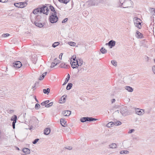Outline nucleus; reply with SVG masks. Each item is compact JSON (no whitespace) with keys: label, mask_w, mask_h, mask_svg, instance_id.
I'll return each instance as SVG.
<instances>
[{"label":"nucleus","mask_w":155,"mask_h":155,"mask_svg":"<svg viewBox=\"0 0 155 155\" xmlns=\"http://www.w3.org/2000/svg\"><path fill=\"white\" fill-rule=\"evenodd\" d=\"M49 9L46 6H44L40 8H38L33 10V13L35 14H37L39 12L41 13H42L44 14L47 15L48 13Z\"/></svg>","instance_id":"obj_1"},{"label":"nucleus","mask_w":155,"mask_h":155,"mask_svg":"<svg viewBox=\"0 0 155 155\" xmlns=\"http://www.w3.org/2000/svg\"><path fill=\"white\" fill-rule=\"evenodd\" d=\"M123 8H127L131 6L132 2L130 0H119Z\"/></svg>","instance_id":"obj_2"},{"label":"nucleus","mask_w":155,"mask_h":155,"mask_svg":"<svg viewBox=\"0 0 155 155\" xmlns=\"http://www.w3.org/2000/svg\"><path fill=\"white\" fill-rule=\"evenodd\" d=\"M58 19V17L57 16V12L52 13L50 17V21L51 23H56Z\"/></svg>","instance_id":"obj_3"},{"label":"nucleus","mask_w":155,"mask_h":155,"mask_svg":"<svg viewBox=\"0 0 155 155\" xmlns=\"http://www.w3.org/2000/svg\"><path fill=\"white\" fill-rule=\"evenodd\" d=\"M133 21L135 26L138 28L140 29L141 28L140 19L138 18L135 17L134 18Z\"/></svg>","instance_id":"obj_4"},{"label":"nucleus","mask_w":155,"mask_h":155,"mask_svg":"<svg viewBox=\"0 0 155 155\" xmlns=\"http://www.w3.org/2000/svg\"><path fill=\"white\" fill-rule=\"evenodd\" d=\"M97 120V119H95L92 117H84L81 118V119L80 121L82 122H84L87 121H96Z\"/></svg>","instance_id":"obj_5"},{"label":"nucleus","mask_w":155,"mask_h":155,"mask_svg":"<svg viewBox=\"0 0 155 155\" xmlns=\"http://www.w3.org/2000/svg\"><path fill=\"white\" fill-rule=\"evenodd\" d=\"M27 4L26 2H21L18 3H15L14 5L16 7L19 8H23L26 6Z\"/></svg>","instance_id":"obj_6"},{"label":"nucleus","mask_w":155,"mask_h":155,"mask_svg":"<svg viewBox=\"0 0 155 155\" xmlns=\"http://www.w3.org/2000/svg\"><path fill=\"white\" fill-rule=\"evenodd\" d=\"M17 120V117L16 115H14V116L12 117L11 120L13 121L12 122V125L14 129L15 128V124Z\"/></svg>","instance_id":"obj_7"},{"label":"nucleus","mask_w":155,"mask_h":155,"mask_svg":"<svg viewBox=\"0 0 155 155\" xmlns=\"http://www.w3.org/2000/svg\"><path fill=\"white\" fill-rule=\"evenodd\" d=\"M136 113L140 116L143 115L145 113L144 110L139 108H137L135 110Z\"/></svg>","instance_id":"obj_8"},{"label":"nucleus","mask_w":155,"mask_h":155,"mask_svg":"<svg viewBox=\"0 0 155 155\" xmlns=\"http://www.w3.org/2000/svg\"><path fill=\"white\" fill-rule=\"evenodd\" d=\"M13 66L15 68H19L22 66V64L20 61H16L13 64Z\"/></svg>","instance_id":"obj_9"},{"label":"nucleus","mask_w":155,"mask_h":155,"mask_svg":"<svg viewBox=\"0 0 155 155\" xmlns=\"http://www.w3.org/2000/svg\"><path fill=\"white\" fill-rule=\"evenodd\" d=\"M60 61L58 59H57L56 58H55L54 60V61L51 64V68H52L56 65L60 63Z\"/></svg>","instance_id":"obj_10"},{"label":"nucleus","mask_w":155,"mask_h":155,"mask_svg":"<svg viewBox=\"0 0 155 155\" xmlns=\"http://www.w3.org/2000/svg\"><path fill=\"white\" fill-rule=\"evenodd\" d=\"M127 112L126 107H123L120 109V112L123 116H125Z\"/></svg>","instance_id":"obj_11"},{"label":"nucleus","mask_w":155,"mask_h":155,"mask_svg":"<svg viewBox=\"0 0 155 155\" xmlns=\"http://www.w3.org/2000/svg\"><path fill=\"white\" fill-rule=\"evenodd\" d=\"M76 62H78V61L77 59L75 61H73V62L72 61H71V66L73 68H78V67L77 66V64Z\"/></svg>","instance_id":"obj_12"},{"label":"nucleus","mask_w":155,"mask_h":155,"mask_svg":"<svg viewBox=\"0 0 155 155\" xmlns=\"http://www.w3.org/2000/svg\"><path fill=\"white\" fill-rule=\"evenodd\" d=\"M60 122L61 125L63 127H65L67 125L66 121L64 118H61L60 119Z\"/></svg>","instance_id":"obj_13"},{"label":"nucleus","mask_w":155,"mask_h":155,"mask_svg":"<svg viewBox=\"0 0 155 155\" xmlns=\"http://www.w3.org/2000/svg\"><path fill=\"white\" fill-rule=\"evenodd\" d=\"M77 60L78 61V62L76 63L77 64V66H81L83 63V60L80 58L79 59L78 58Z\"/></svg>","instance_id":"obj_14"},{"label":"nucleus","mask_w":155,"mask_h":155,"mask_svg":"<svg viewBox=\"0 0 155 155\" xmlns=\"http://www.w3.org/2000/svg\"><path fill=\"white\" fill-rule=\"evenodd\" d=\"M89 6H94L96 5V2L95 0H91L88 2Z\"/></svg>","instance_id":"obj_15"},{"label":"nucleus","mask_w":155,"mask_h":155,"mask_svg":"<svg viewBox=\"0 0 155 155\" xmlns=\"http://www.w3.org/2000/svg\"><path fill=\"white\" fill-rule=\"evenodd\" d=\"M71 112L70 110H65L63 112V114L64 116H68L71 114Z\"/></svg>","instance_id":"obj_16"},{"label":"nucleus","mask_w":155,"mask_h":155,"mask_svg":"<svg viewBox=\"0 0 155 155\" xmlns=\"http://www.w3.org/2000/svg\"><path fill=\"white\" fill-rule=\"evenodd\" d=\"M109 46L110 48L114 46L115 45V41L113 40H110L109 42Z\"/></svg>","instance_id":"obj_17"},{"label":"nucleus","mask_w":155,"mask_h":155,"mask_svg":"<svg viewBox=\"0 0 155 155\" xmlns=\"http://www.w3.org/2000/svg\"><path fill=\"white\" fill-rule=\"evenodd\" d=\"M22 151L25 153V154H29L30 152V150L27 148H24L22 150Z\"/></svg>","instance_id":"obj_18"},{"label":"nucleus","mask_w":155,"mask_h":155,"mask_svg":"<svg viewBox=\"0 0 155 155\" xmlns=\"http://www.w3.org/2000/svg\"><path fill=\"white\" fill-rule=\"evenodd\" d=\"M109 147L110 148H115L117 147V144L114 143H113L112 144L109 145Z\"/></svg>","instance_id":"obj_19"},{"label":"nucleus","mask_w":155,"mask_h":155,"mask_svg":"<svg viewBox=\"0 0 155 155\" xmlns=\"http://www.w3.org/2000/svg\"><path fill=\"white\" fill-rule=\"evenodd\" d=\"M50 132V129L46 128L44 130V133L45 135L49 134Z\"/></svg>","instance_id":"obj_20"},{"label":"nucleus","mask_w":155,"mask_h":155,"mask_svg":"<svg viewBox=\"0 0 155 155\" xmlns=\"http://www.w3.org/2000/svg\"><path fill=\"white\" fill-rule=\"evenodd\" d=\"M125 89L129 92H132L133 91V88L130 86L125 87Z\"/></svg>","instance_id":"obj_21"},{"label":"nucleus","mask_w":155,"mask_h":155,"mask_svg":"<svg viewBox=\"0 0 155 155\" xmlns=\"http://www.w3.org/2000/svg\"><path fill=\"white\" fill-rule=\"evenodd\" d=\"M35 24L36 26H38L40 28L42 27L43 26V24L41 23L37 22H35Z\"/></svg>","instance_id":"obj_22"},{"label":"nucleus","mask_w":155,"mask_h":155,"mask_svg":"<svg viewBox=\"0 0 155 155\" xmlns=\"http://www.w3.org/2000/svg\"><path fill=\"white\" fill-rule=\"evenodd\" d=\"M61 68H68V65L65 63H62L60 65Z\"/></svg>","instance_id":"obj_23"},{"label":"nucleus","mask_w":155,"mask_h":155,"mask_svg":"<svg viewBox=\"0 0 155 155\" xmlns=\"http://www.w3.org/2000/svg\"><path fill=\"white\" fill-rule=\"evenodd\" d=\"M137 35H136L137 37L138 38H141L142 37V34L140 32L137 31Z\"/></svg>","instance_id":"obj_24"},{"label":"nucleus","mask_w":155,"mask_h":155,"mask_svg":"<svg viewBox=\"0 0 155 155\" xmlns=\"http://www.w3.org/2000/svg\"><path fill=\"white\" fill-rule=\"evenodd\" d=\"M32 120L33 121V122L36 124H37L38 123L39 121L38 119L35 117H33L32 118Z\"/></svg>","instance_id":"obj_25"},{"label":"nucleus","mask_w":155,"mask_h":155,"mask_svg":"<svg viewBox=\"0 0 155 155\" xmlns=\"http://www.w3.org/2000/svg\"><path fill=\"white\" fill-rule=\"evenodd\" d=\"M100 51L101 53L103 54H106L107 52V51L104 48L102 47L100 49Z\"/></svg>","instance_id":"obj_26"},{"label":"nucleus","mask_w":155,"mask_h":155,"mask_svg":"<svg viewBox=\"0 0 155 155\" xmlns=\"http://www.w3.org/2000/svg\"><path fill=\"white\" fill-rule=\"evenodd\" d=\"M84 68H81V66H79L78 68V72L79 73H81L84 71Z\"/></svg>","instance_id":"obj_27"},{"label":"nucleus","mask_w":155,"mask_h":155,"mask_svg":"<svg viewBox=\"0 0 155 155\" xmlns=\"http://www.w3.org/2000/svg\"><path fill=\"white\" fill-rule=\"evenodd\" d=\"M114 123L113 122H110L108 123L106 125V126L108 127H112L113 125L114 124Z\"/></svg>","instance_id":"obj_28"},{"label":"nucleus","mask_w":155,"mask_h":155,"mask_svg":"<svg viewBox=\"0 0 155 155\" xmlns=\"http://www.w3.org/2000/svg\"><path fill=\"white\" fill-rule=\"evenodd\" d=\"M70 0H58L60 2L63 3L65 4H67L69 2Z\"/></svg>","instance_id":"obj_29"},{"label":"nucleus","mask_w":155,"mask_h":155,"mask_svg":"<svg viewBox=\"0 0 155 155\" xmlns=\"http://www.w3.org/2000/svg\"><path fill=\"white\" fill-rule=\"evenodd\" d=\"M50 89L49 88H48L47 89H44L43 90V92L45 94H48L50 92Z\"/></svg>","instance_id":"obj_30"},{"label":"nucleus","mask_w":155,"mask_h":155,"mask_svg":"<svg viewBox=\"0 0 155 155\" xmlns=\"http://www.w3.org/2000/svg\"><path fill=\"white\" fill-rule=\"evenodd\" d=\"M72 83H70L68 84L66 87V89L67 90H69L72 87Z\"/></svg>","instance_id":"obj_31"},{"label":"nucleus","mask_w":155,"mask_h":155,"mask_svg":"<svg viewBox=\"0 0 155 155\" xmlns=\"http://www.w3.org/2000/svg\"><path fill=\"white\" fill-rule=\"evenodd\" d=\"M150 12L153 14L154 15H155V8H150Z\"/></svg>","instance_id":"obj_32"},{"label":"nucleus","mask_w":155,"mask_h":155,"mask_svg":"<svg viewBox=\"0 0 155 155\" xmlns=\"http://www.w3.org/2000/svg\"><path fill=\"white\" fill-rule=\"evenodd\" d=\"M61 101L62 102H60L61 103H62L64 102L65 101V98L64 97V96H62L61 98Z\"/></svg>","instance_id":"obj_33"},{"label":"nucleus","mask_w":155,"mask_h":155,"mask_svg":"<svg viewBox=\"0 0 155 155\" xmlns=\"http://www.w3.org/2000/svg\"><path fill=\"white\" fill-rule=\"evenodd\" d=\"M114 125L115 126H119L121 124V122L120 121H118L114 123Z\"/></svg>","instance_id":"obj_34"},{"label":"nucleus","mask_w":155,"mask_h":155,"mask_svg":"<svg viewBox=\"0 0 155 155\" xmlns=\"http://www.w3.org/2000/svg\"><path fill=\"white\" fill-rule=\"evenodd\" d=\"M59 44V42H55L53 43V44L52 45V46L55 48L58 46Z\"/></svg>","instance_id":"obj_35"},{"label":"nucleus","mask_w":155,"mask_h":155,"mask_svg":"<svg viewBox=\"0 0 155 155\" xmlns=\"http://www.w3.org/2000/svg\"><path fill=\"white\" fill-rule=\"evenodd\" d=\"M76 58V56L75 55H73L71 58V61H75L76 60L75 59Z\"/></svg>","instance_id":"obj_36"},{"label":"nucleus","mask_w":155,"mask_h":155,"mask_svg":"<svg viewBox=\"0 0 155 155\" xmlns=\"http://www.w3.org/2000/svg\"><path fill=\"white\" fill-rule=\"evenodd\" d=\"M50 9L51 11L53 12V13L54 12H56V11H55L54 10V7L52 6L51 5L50 6Z\"/></svg>","instance_id":"obj_37"},{"label":"nucleus","mask_w":155,"mask_h":155,"mask_svg":"<svg viewBox=\"0 0 155 155\" xmlns=\"http://www.w3.org/2000/svg\"><path fill=\"white\" fill-rule=\"evenodd\" d=\"M68 44L69 45L71 46H74L75 45V43L71 41L68 42Z\"/></svg>","instance_id":"obj_38"},{"label":"nucleus","mask_w":155,"mask_h":155,"mask_svg":"<svg viewBox=\"0 0 155 155\" xmlns=\"http://www.w3.org/2000/svg\"><path fill=\"white\" fill-rule=\"evenodd\" d=\"M112 64L114 66H116L117 65V62L114 60H112L111 61Z\"/></svg>","instance_id":"obj_39"},{"label":"nucleus","mask_w":155,"mask_h":155,"mask_svg":"<svg viewBox=\"0 0 155 155\" xmlns=\"http://www.w3.org/2000/svg\"><path fill=\"white\" fill-rule=\"evenodd\" d=\"M40 107V105L38 104H35V108L37 110Z\"/></svg>","instance_id":"obj_40"},{"label":"nucleus","mask_w":155,"mask_h":155,"mask_svg":"<svg viewBox=\"0 0 155 155\" xmlns=\"http://www.w3.org/2000/svg\"><path fill=\"white\" fill-rule=\"evenodd\" d=\"M129 152L127 151H121L120 152V153L121 154H123L124 153H128Z\"/></svg>","instance_id":"obj_41"},{"label":"nucleus","mask_w":155,"mask_h":155,"mask_svg":"<svg viewBox=\"0 0 155 155\" xmlns=\"http://www.w3.org/2000/svg\"><path fill=\"white\" fill-rule=\"evenodd\" d=\"M39 140V139H36L33 141L32 143L34 144H35Z\"/></svg>","instance_id":"obj_42"},{"label":"nucleus","mask_w":155,"mask_h":155,"mask_svg":"<svg viewBox=\"0 0 155 155\" xmlns=\"http://www.w3.org/2000/svg\"><path fill=\"white\" fill-rule=\"evenodd\" d=\"M9 35V34H4L2 35V36L3 37H6Z\"/></svg>","instance_id":"obj_43"},{"label":"nucleus","mask_w":155,"mask_h":155,"mask_svg":"<svg viewBox=\"0 0 155 155\" xmlns=\"http://www.w3.org/2000/svg\"><path fill=\"white\" fill-rule=\"evenodd\" d=\"M135 131V130L134 129H131L129 130L128 132L129 134H131Z\"/></svg>","instance_id":"obj_44"},{"label":"nucleus","mask_w":155,"mask_h":155,"mask_svg":"<svg viewBox=\"0 0 155 155\" xmlns=\"http://www.w3.org/2000/svg\"><path fill=\"white\" fill-rule=\"evenodd\" d=\"M65 149L70 150H72V148L71 146H68L65 148Z\"/></svg>","instance_id":"obj_45"},{"label":"nucleus","mask_w":155,"mask_h":155,"mask_svg":"<svg viewBox=\"0 0 155 155\" xmlns=\"http://www.w3.org/2000/svg\"><path fill=\"white\" fill-rule=\"evenodd\" d=\"M68 19L67 18L64 19L62 21V23H65L68 21Z\"/></svg>","instance_id":"obj_46"},{"label":"nucleus","mask_w":155,"mask_h":155,"mask_svg":"<svg viewBox=\"0 0 155 155\" xmlns=\"http://www.w3.org/2000/svg\"><path fill=\"white\" fill-rule=\"evenodd\" d=\"M68 81H69V80L68 79H67L66 78L65 81V82H64V83L63 84V85H64L66 83H68Z\"/></svg>","instance_id":"obj_47"},{"label":"nucleus","mask_w":155,"mask_h":155,"mask_svg":"<svg viewBox=\"0 0 155 155\" xmlns=\"http://www.w3.org/2000/svg\"><path fill=\"white\" fill-rule=\"evenodd\" d=\"M152 69L153 73L155 74V66H153Z\"/></svg>","instance_id":"obj_48"},{"label":"nucleus","mask_w":155,"mask_h":155,"mask_svg":"<svg viewBox=\"0 0 155 155\" xmlns=\"http://www.w3.org/2000/svg\"><path fill=\"white\" fill-rule=\"evenodd\" d=\"M7 1L8 0H0V2H2L3 3L7 2Z\"/></svg>","instance_id":"obj_49"},{"label":"nucleus","mask_w":155,"mask_h":155,"mask_svg":"<svg viewBox=\"0 0 155 155\" xmlns=\"http://www.w3.org/2000/svg\"><path fill=\"white\" fill-rule=\"evenodd\" d=\"M63 55V54L62 53H61L60 54L59 56V58H60V59H62V56Z\"/></svg>","instance_id":"obj_50"},{"label":"nucleus","mask_w":155,"mask_h":155,"mask_svg":"<svg viewBox=\"0 0 155 155\" xmlns=\"http://www.w3.org/2000/svg\"><path fill=\"white\" fill-rule=\"evenodd\" d=\"M53 104V102H51L49 103L48 104H49V106H50V107H51L52 105Z\"/></svg>","instance_id":"obj_51"},{"label":"nucleus","mask_w":155,"mask_h":155,"mask_svg":"<svg viewBox=\"0 0 155 155\" xmlns=\"http://www.w3.org/2000/svg\"><path fill=\"white\" fill-rule=\"evenodd\" d=\"M145 60H146V61H148V57L147 56H145Z\"/></svg>","instance_id":"obj_52"},{"label":"nucleus","mask_w":155,"mask_h":155,"mask_svg":"<svg viewBox=\"0 0 155 155\" xmlns=\"http://www.w3.org/2000/svg\"><path fill=\"white\" fill-rule=\"evenodd\" d=\"M49 101L47 100V101H45L44 102H45V104L46 105L49 103Z\"/></svg>","instance_id":"obj_53"},{"label":"nucleus","mask_w":155,"mask_h":155,"mask_svg":"<svg viewBox=\"0 0 155 155\" xmlns=\"http://www.w3.org/2000/svg\"><path fill=\"white\" fill-rule=\"evenodd\" d=\"M115 101V99H113L111 100V103H113Z\"/></svg>","instance_id":"obj_54"},{"label":"nucleus","mask_w":155,"mask_h":155,"mask_svg":"<svg viewBox=\"0 0 155 155\" xmlns=\"http://www.w3.org/2000/svg\"><path fill=\"white\" fill-rule=\"evenodd\" d=\"M70 78V75L69 74H68V75L67 78H66V79H68V80H69Z\"/></svg>","instance_id":"obj_55"},{"label":"nucleus","mask_w":155,"mask_h":155,"mask_svg":"<svg viewBox=\"0 0 155 155\" xmlns=\"http://www.w3.org/2000/svg\"><path fill=\"white\" fill-rule=\"evenodd\" d=\"M41 105L42 106H44L45 105H46L45 103V102L44 101L42 102L41 104Z\"/></svg>","instance_id":"obj_56"},{"label":"nucleus","mask_w":155,"mask_h":155,"mask_svg":"<svg viewBox=\"0 0 155 155\" xmlns=\"http://www.w3.org/2000/svg\"><path fill=\"white\" fill-rule=\"evenodd\" d=\"M43 79V78H42V76H40L39 78V79L40 80H42Z\"/></svg>","instance_id":"obj_57"},{"label":"nucleus","mask_w":155,"mask_h":155,"mask_svg":"<svg viewBox=\"0 0 155 155\" xmlns=\"http://www.w3.org/2000/svg\"><path fill=\"white\" fill-rule=\"evenodd\" d=\"M45 107H50V106H49V104H46L45 106Z\"/></svg>","instance_id":"obj_58"},{"label":"nucleus","mask_w":155,"mask_h":155,"mask_svg":"<svg viewBox=\"0 0 155 155\" xmlns=\"http://www.w3.org/2000/svg\"><path fill=\"white\" fill-rule=\"evenodd\" d=\"M34 97H35V99L36 100V101L38 102V100L36 98V97L35 96H34Z\"/></svg>","instance_id":"obj_59"},{"label":"nucleus","mask_w":155,"mask_h":155,"mask_svg":"<svg viewBox=\"0 0 155 155\" xmlns=\"http://www.w3.org/2000/svg\"><path fill=\"white\" fill-rule=\"evenodd\" d=\"M46 75H45V74H44V73H43V74H42V75L41 76H42V78H44V77Z\"/></svg>","instance_id":"obj_60"},{"label":"nucleus","mask_w":155,"mask_h":155,"mask_svg":"<svg viewBox=\"0 0 155 155\" xmlns=\"http://www.w3.org/2000/svg\"><path fill=\"white\" fill-rule=\"evenodd\" d=\"M115 113H119V111L118 110H117L115 111Z\"/></svg>","instance_id":"obj_61"},{"label":"nucleus","mask_w":155,"mask_h":155,"mask_svg":"<svg viewBox=\"0 0 155 155\" xmlns=\"http://www.w3.org/2000/svg\"><path fill=\"white\" fill-rule=\"evenodd\" d=\"M47 72H45V73H44V74H45V75H46L47 74Z\"/></svg>","instance_id":"obj_62"},{"label":"nucleus","mask_w":155,"mask_h":155,"mask_svg":"<svg viewBox=\"0 0 155 155\" xmlns=\"http://www.w3.org/2000/svg\"><path fill=\"white\" fill-rule=\"evenodd\" d=\"M109 42L108 43H106V45H109Z\"/></svg>","instance_id":"obj_63"},{"label":"nucleus","mask_w":155,"mask_h":155,"mask_svg":"<svg viewBox=\"0 0 155 155\" xmlns=\"http://www.w3.org/2000/svg\"><path fill=\"white\" fill-rule=\"evenodd\" d=\"M154 61L155 62V59L154 60Z\"/></svg>","instance_id":"obj_64"}]
</instances>
